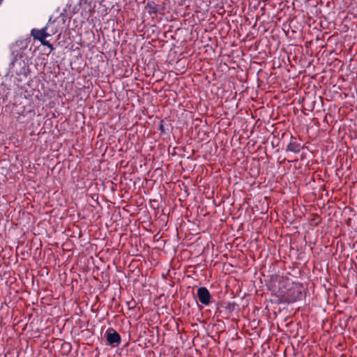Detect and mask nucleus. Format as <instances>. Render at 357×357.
<instances>
[{
    "mask_svg": "<svg viewBox=\"0 0 357 357\" xmlns=\"http://www.w3.org/2000/svg\"><path fill=\"white\" fill-rule=\"evenodd\" d=\"M50 24H47L41 29H33L31 30V36L36 40H39L41 44L46 42L45 38L54 35L53 31H47V29L50 28Z\"/></svg>",
    "mask_w": 357,
    "mask_h": 357,
    "instance_id": "nucleus-2",
    "label": "nucleus"
},
{
    "mask_svg": "<svg viewBox=\"0 0 357 357\" xmlns=\"http://www.w3.org/2000/svg\"><path fill=\"white\" fill-rule=\"evenodd\" d=\"M301 149V144L298 142L296 137L291 136L290 141L287 146L286 151L294 153H298Z\"/></svg>",
    "mask_w": 357,
    "mask_h": 357,
    "instance_id": "nucleus-5",
    "label": "nucleus"
},
{
    "mask_svg": "<svg viewBox=\"0 0 357 357\" xmlns=\"http://www.w3.org/2000/svg\"><path fill=\"white\" fill-rule=\"evenodd\" d=\"M56 22L55 20H54L52 22L49 21V22L47 24H50L51 26H50V28L47 29V31H54V35L56 34L58 32V29H56Z\"/></svg>",
    "mask_w": 357,
    "mask_h": 357,
    "instance_id": "nucleus-7",
    "label": "nucleus"
},
{
    "mask_svg": "<svg viewBox=\"0 0 357 357\" xmlns=\"http://www.w3.org/2000/svg\"><path fill=\"white\" fill-rule=\"evenodd\" d=\"M79 6L82 12H91L94 7L93 6V0H79Z\"/></svg>",
    "mask_w": 357,
    "mask_h": 357,
    "instance_id": "nucleus-6",
    "label": "nucleus"
},
{
    "mask_svg": "<svg viewBox=\"0 0 357 357\" xmlns=\"http://www.w3.org/2000/svg\"><path fill=\"white\" fill-rule=\"evenodd\" d=\"M197 297L201 303L208 305L211 301V294L209 291L204 287H199L197 289Z\"/></svg>",
    "mask_w": 357,
    "mask_h": 357,
    "instance_id": "nucleus-4",
    "label": "nucleus"
},
{
    "mask_svg": "<svg viewBox=\"0 0 357 357\" xmlns=\"http://www.w3.org/2000/svg\"><path fill=\"white\" fill-rule=\"evenodd\" d=\"M284 289H280L278 296L282 302L291 303L303 297V287L298 283L287 282Z\"/></svg>",
    "mask_w": 357,
    "mask_h": 357,
    "instance_id": "nucleus-1",
    "label": "nucleus"
},
{
    "mask_svg": "<svg viewBox=\"0 0 357 357\" xmlns=\"http://www.w3.org/2000/svg\"><path fill=\"white\" fill-rule=\"evenodd\" d=\"M105 336L107 342L111 346L115 347H117L121 342L120 335L113 328H109L105 333Z\"/></svg>",
    "mask_w": 357,
    "mask_h": 357,
    "instance_id": "nucleus-3",
    "label": "nucleus"
},
{
    "mask_svg": "<svg viewBox=\"0 0 357 357\" xmlns=\"http://www.w3.org/2000/svg\"><path fill=\"white\" fill-rule=\"evenodd\" d=\"M42 45L49 47L50 52H52L54 50L53 45L51 43H50L48 41L43 43V44H42Z\"/></svg>",
    "mask_w": 357,
    "mask_h": 357,
    "instance_id": "nucleus-8",
    "label": "nucleus"
},
{
    "mask_svg": "<svg viewBox=\"0 0 357 357\" xmlns=\"http://www.w3.org/2000/svg\"><path fill=\"white\" fill-rule=\"evenodd\" d=\"M2 2H3V0H0V5L1 4Z\"/></svg>",
    "mask_w": 357,
    "mask_h": 357,
    "instance_id": "nucleus-9",
    "label": "nucleus"
}]
</instances>
